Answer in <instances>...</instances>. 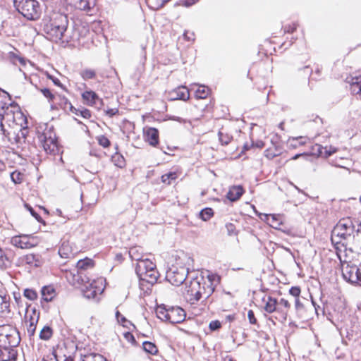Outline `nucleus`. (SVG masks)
<instances>
[{
	"mask_svg": "<svg viewBox=\"0 0 361 361\" xmlns=\"http://www.w3.org/2000/svg\"><path fill=\"white\" fill-rule=\"evenodd\" d=\"M219 279L217 275L208 273L206 276L190 281L186 287V298L191 304L200 299L207 300L214 293Z\"/></svg>",
	"mask_w": 361,
	"mask_h": 361,
	"instance_id": "1",
	"label": "nucleus"
},
{
	"mask_svg": "<svg viewBox=\"0 0 361 361\" xmlns=\"http://www.w3.org/2000/svg\"><path fill=\"white\" fill-rule=\"evenodd\" d=\"M68 19L66 15L54 13L48 24L45 25V31L52 41L58 42L65 37L68 28Z\"/></svg>",
	"mask_w": 361,
	"mask_h": 361,
	"instance_id": "2",
	"label": "nucleus"
},
{
	"mask_svg": "<svg viewBox=\"0 0 361 361\" xmlns=\"http://www.w3.org/2000/svg\"><path fill=\"white\" fill-rule=\"evenodd\" d=\"M135 272L140 279L141 289H143L145 282L152 286L157 281L159 276L155 264L149 259H144L137 262Z\"/></svg>",
	"mask_w": 361,
	"mask_h": 361,
	"instance_id": "3",
	"label": "nucleus"
},
{
	"mask_svg": "<svg viewBox=\"0 0 361 361\" xmlns=\"http://www.w3.org/2000/svg\"><path fill=\"white\" fill-rule=\"evenodd\" d=\"M23 117L19 106L14 102L5 110H0V131L8 137L10 135L9 129L14 125H18V119Z\"/></svg>",
	"mask_w": 361,
	"mask_h": 361,
	"instance_id": "4",
	"label": "nucleus"
},
{
	"mask_svg": "<svg viewBox=\"0 0 361 361\" xmlns=\"http://www.w3.org/2000/svg\"><path fill=\"white\" fill-rule=\"evenodd\" d=\"M264 305V310L271 314L275 312L276 314V319L280 322H284L288 317V312L290 308V302L281 298L279 301L276 298L271 296L264 297L262 299Z\"/></svg>",
	"mask_w": 361,
	"mask_h": 361,
	"instance_id": "5",
	"label": "nucleus"
},
{
	"mask_svg": "<svg viewBox=\"0 0 361 361\" xmlns=\"http://www.w3.org/2000/svg\"><path fill=\"white\" fill-rule=\"evenodd\" d=\"M16 9L28 20H35L39 18L41 9L36 0H13Z\"/></svg>",
	"mask_w": 361,
	"mask_h": 361,
	"instance_id": "6",
	"label": "nucleus"
},
{
	"mask_svg": "<svg viewBox=\"0 0 361 361\" xmlns=\"http://www.w3.org/2000/svg\"><path fill=\"white\" fill-rule=\"evenodd\" d=\"M80 281L84 284L82 290L83 295L87 299H94L104 290L105 279L102 277L92 280L87 276L83 277L80 275Z\"/></svg>",
	"mask_w": 361,
	"mask_h": 361,
	"instance_id": "7",
	"label": "nucleus"
},
{
	"mask_svg": "<svg viewBox=\"0 0 361 361\" xmlns=\"http://www.w3.org/2000/svg\"><path fill=\"white\" fill-rule=\"evenodd\" d=\"M355 231V226L350 219H343L338 221L333 230V235L343 239L350 236Z\"/></svg>",
	"mask_w": 361,
	"mask_h": 361,
	"instance_id": "8",
	"label": "nucleus"
},
{
	"mask_svg": "<svg viewBox=\"0 0 361 361\" xmlns=\"http://www.w3.org/2000/svg\"><path fill=\"white\" fill-rule=\"evenodd\" d=\"M44 151L48 154L55 153L58 149L56 135L51 130L44 131L39 136Z\"/></svg>",
	"mask_w": 361,
	"mask_h": 361,
	"instance_id": "9",
	"label": "nucleus"
},
{
	"mask_svg": "<svg viewBox=\"0 0 361 361\" xmlns=\"http://www.w3.org/2000/svg\"><path fill=\"white\" fill-rule=\"evenodd\" d=\"M342 274L347 281L352 283H357L360 285L361 264L359 267L353 263L343 265Z\"/></svg>",
	"mask_w": 361,
	"mask_h": 361,
	"instance_id": "10",
	"label": "nucleus"
},
{
	"mask_svg": "<svg viewBox=\"0 0 361 361\" xmlns=\"http://www.w3.org/2000/svg\"><path fill=\"white\" fill-rule=\"evenodd\" d=\"M188 271L185 267H173L166 272V279L174 286L182 284L186 279Z\"/></svg>",
	"mask_w": 361,
	"mask_h": 361,
	"instance_id": "11",
	"label": "nucleus"
},
{
	"mask_svg": "<svg viewBox=\"0 0 361 361\" xmlns=\"http://www.w3.org/2000/svg\"><path fill=\"white\" fill-rule=\"evenodd\" d=\"M185 312L181 307H169L168 322L171 324H178L183 322L185 319Z\"/></svg>",
	"mask_w": 361,
	"mask_h": 361,
	"instance_id": "12",
	"label": "nucleus"
},
{
	"mask_svg": "<svg viewBox=\"0 0 361 361\" xmlns=\"http://www.w3.org/2000/svg\"><path fill=\"white\" fill-rule=\"evenodd\" d=\"M353 252L343 244L336 247V255L343 265L352 263Z\"/></svg>",
	"mask_w": 361,
	"mask_h": 361,
	"instance_id": "13",
	"label": "nucleus"
},
{
	"mask_svg": "<svg viewBox=\"0 0 361 361\" xmlns=\"http://www.w3.org/2000/svg\"><path fill=\"white\" fill-rule=\"evenodd\" d=\"M11 243L14 246L21 249H30L35 246V243L30 241V237L27 235L13 237Z\"/></svg>",
	"mask_w": 361,
	"mask_h": 361,
	"instance_id": "14",
	"label": "nucleus"
},
{
	"mask_svg": "<svg viewBox=\"0 0 361 361\" xmlns=\"http://www.w3.org/2000/svg\"><path fill=\"white\" fill-rule=\"evenodd\" d=\"M39 314L36 312L35 309L32 311V314H26V323H29L27 326V331L29 336H32L36 330L37 324L38 322Z\"/></svg>",
	"mask_w": 361,
	"mask_h": 361,
	"instance_id": "15",
	"label": "nucleus"
},
{
	"mask_svg": "<svg viewBox=\"0 0 361 361\" xmlns=\"http://www.w3.org/2000/svg\"><path fill=\"white\" fill-rule=\"evenodd\" d=\"M96 5V0H76L73 6L75 9L83 11L87 14L92 12Z\"/></svg>",
	"mask_w": 361,
	"mask_h": 361,
	"instance_id": "16",
	"label": "nucleus"
},
{
	"mask_svg": "<svg viewBox=\"0 0 361 361\" xmlns=\"http://www.w3.org/2000/svg\"><path fill=\"white\" fill-rule=\"evenodd\" d=\"M171 99H182L186 101L190 97L188 89L185 86H180L170 92Z\"/></svg>",
	"mask_w": 361,
	"mask_h": 361,
	"instance_id": "17",
	"label": "nucleus"
},
{
	"mask_svg": "<svg viewBox=\"0 0 361 361\" xmlns=\"http://www.w3.org/2000/svg\"><path fill=\"white\" fill-rule=\"evenodd\" d=\"M312 150L314 154L325 158L329 157L336 152V149L334 147H330L329 149H328L327 147H323L319 144H315L312 147Z\"/></svg>",
	"mask_w": 361,
	"mask_h": 361,
	"instance_id": "18",
	"label": "nucleus"
},
{
	"mask_svg": "<svg viewBox=\"0 0 361 361\" xmlns=\"http://www.w3.org/2000/svg\"><path fill=\"white\" fill-rule=\"evenodd\" d=\"M59 254L61 256V257L64 259H68L73 257V249L69 241L63 240L61 243V245L59 249Z\"/></svg>",
	"mask_w": 361,
	"mask_h": 361,
	"instance_id": "19",
	"label": "nucleus"
},
{
	"mask_svg": "<svg viewBox=\"0 0 361 361\" xmlns=\"http://www.w3.org/2000/svg\"><path fill=\"white\" fill-rule=\"evenodd\" d=\"M145 139L150 145L156 146L159 142V131L154 128L147 129L145 133Z\"/></svg>",
	"mask_w": 361,
	"mask_h": 361,
	"instance_id": "20",
	"label": "nucleus"
},
{
	"mask_svg": "<svg viewBox=\"0 0 361 361\" xmlns=\"http://www.w3.org/2000/svg\"><path fill=\"white\" fill-rule=\"evenodd\" d=\"M267 223L275 229H281L283 224L282 217L276 214H264Z\"/></svg>",
	"mask_w": 361,
	"mask_h": 361,
	"instance_id": "21",
	"label": "nucleus"
},
{
	"mask_svg": "<svg viewBox=\"0 0 361 361\" xmlns=\"http://www.w3.org/2000/svg\"><path fill=\"white\" fill-rule=\"evenodd\" d=\"M20 260L23 263L28 264L30 267H39L41 264L39 255L35 254L24 255Z\"/></svg>",
	"mask_w": 361,
	"mask_h": 361,
	"instance_id": "22",
	"label": "nucleus"
},
{
	"mask_svg": "<svg viewBox=\"0 0 361 361\" xmlns=\"http://www.w3.org/2000/svg\"><path fill=\"white\" fill-rule=\"evenodd\" d=\"M63 99L65 100V104H68V109H70V111L72 113H73L74 114H75L77 116H81L84 118H90L91 117V112L90 110H88L87 109H84V108H82L81 109H76L73 106V105L68 101V99Z\"/></svg>",
	"mask_w": 361,
	"mask_h": 361,
	"instance_id": "23",
	"label": "nucleus"
},
{
	"mask_svg": "<svg viewBox=\"0 0 361 361\" xmlns=\"http://www.w3.org/2000/svg\"><path fill=\"white\" fill-rule=\"evenodd\" d=\"M243 193V188L240 185H235L230 188L227 193V198L232 201H236L238 200Z\"/></svg>",
	"mask_w": 361,
	"mask_h": 361,
	"instance_id": "24",
	"label": "nucleus"
},
{
	"mask_svg": "<svg viewBox=\"0 0 361 361\" xmlns=\"http://www.w3.org/2000/svg\"><path fill=\"white\" fill-rule=\"evenodd\" d=\"M94 266V262L92 259L89 258H85L84 259H80L77 263V268L78 269V275L79 278L80 279V275L82 276H85V275L83 274L82 271L86 270L89 268H92Z\"/></svg>",
	"mask_w": 361,
	"mask_h": 361,
	"instance_id": "25",
	"label": "nucleus"
},
{
	"mask_svg": "<svg viewBox=\"0 0 361 361\" xmlns=\"http://www.w3.org/2000/svg\"><path fill=\"white\" fill-rule=\"evenodd\" d=\"M308 138L306 137H292L288 140V145L289 147L295 149L300 146H302L307 143Z\"/></svg>",
	"mask_w": 361,
	"mask_h": 361,
	"instance_id": "26",
	"label": "nucleus"
},
{
	"mask_svg": "<svg viewBox=\"0 0 361 361\" xmlns=\"http://www.w3.org/2000/svg\"><path fill=\"white\" fill-rule=\"evenodd\" d=\"M84 102L89 106H92L96 104L97 100H99L97 94L92 91H85L82 94Z\"/></svg>",
	"mask_w": 361,
	"mask_h": 361,
	"instance_id": "27",
	"label": "nucleus"
},
{
	"mask_svg": "<svg viewBox=\"0 0 361 361\" xmlns=\"http://www.w3.org/2000/svg\"><path fill=\"white\" fill-rule=\"evenodd\" d=\"M14 102L11 101V96L5 91H0V110H5L8 105H12Z\"/></svg>",
	"mask_w": 361,
	"mask_h": 361,
	"instance_id": "28",
	"label": "nucleus"
},
{
	"mask_svg": "<svg viewBox=\"0 0 361 361\" xmlns=\"http://www.w3.org/2000/svg\"><path fill=\"white\" fill-rule=\"evenodd\" d=\"M42 299L47 302L52 300L55 297V290L52 286H44L42 289Z\"/></svg>",
	"mask_w": 361,
	"mask_h": 361,
	"instance_id": "29",
	"label": "nucleus"
},
{
	"mask_svg": "<svg viewBox=\"0 0 361 361\" xmlns=\"http://www.w3.org/2000/svg\"><path fill=\"white\" fill-rule=\"evenodd\" d=\"M218 136L219 142L223 145H227L233 139L232 135H229L227 132H225L223 128L219 131Z\"/></svg>",
	"mask_w": 361,
	"mask_h": 361,
	"instance_id": "30",
	"label": "nucleus"
},
{
	"mask_svg": "<svg viewBox=\"0 0 361 361\" xmlns=\"http://www.w3.org/2000/svg\"><path fill=\"white\" fill-rule=\"evenodd\" d=\"M129 255L132 260L136 261L137 262L144 259L140 252V248L138 247H131L129 250Z\"/></svg>",
	"mask_w": 361,
	"mask_h": 361,
	"instance_id": "31",
	"label": "nucleus"
},
{
	"mask_svg": "<svg viewBox=\"0 0 361 361\" xmlns=\"http://www.w3.org/2000/svg\"><path fill=\"white\" fill-rule=\"evenodd\" d=\"M143 350L151 355H156L158 353V348L157 345L149 341H145L142 343Z\"/></svg>",
	"mask_w": 361,
	"mask_h": 361,
	"instance_id": "32",
	"label": "nucleus"
},
{
	"mask_svg": "<svg viewBox=\"0 0 361 361\" xmlns=\"http://www.w3.org/2000/svg\"><path fill=\"white\" fill-rule=\"evenodd\" d=\"M111 161L114 164L115 166L122 168L125 166V159L122 154L116 152L111 157Z\"/></svg>",
	"mask_w": 361,
	"mask_h": 361,
	"instance_id": "33",
	"label": "nucleus"
},
{
	"mask_svg": "<svg viewBox=\"0 0 361 361\" xmlns=\"http://www.w3.org/2000/svg\"><path fill=\"white\" fill-rule=\"evenodd\" d=\"M177 178L178 174L175 171L169 172L161 176V181L167 185H170L172 180Z\"/></svg>",
	"mask_w": 361,
	"mask_h": 361,
	"instance_id": "34",
	"label": "nucleus"
},
{
	"mask_svg": "<svg viewBox=\"0 0 361 361\" xmlns=\"http://www.w3.org/2000/svg\"><path fill=\"white\" fill-rule=\"evenodd\" d=\"M156 312L159 319L168 322L169 308H166L164 306H159Z\"/></svg>",
	"mask_w": 361,
	"mask_h": 361,
	"instance_id": "35",
	"label": "nucleus"
},
{
	"mask_svg": "<svg viewBox=\"0 0 361 361\" xmlns=\"http://www.w3.org/2000/svg\"><path fill=\"white\" fill-rule=\"evenodd\" d=\"M350 89L352 92L355 94H361V78H355L352 79Z\"/></svg>",
	"mask_w": 361,
	"mask_h": 361,
	"instance_id": "36",
	"label": "nucleus"
},
{
	"mask_svg": "<svg viewBox=\"0 0 361 361\" xmlns=\"http://www.w3.org/2000/svg\"><path fill=\"white\" fill-rule=\"evenodd\" d=\"M52 334L53 331L51 328L48 326H45L39 333V338L42 340L47 341L52 336Z\"/></svg>",
	"mask_w": 361,
	"mask_h": 361,
	"instance_id": "37",
	"label": "nucleus"
},
{
	"mask_svg": "<svg viewBox=\"0 0 361 361\" xmlns=\"http://www.w3.org/2000/svg\"><path fill=\"white\" fill-rule=\"evenodd\" d=\"M209 92V89L204 85H200L198 87L197 90L195 91L196 97L199 99H204L206 98Z\"/></svg>",
	"mask_w": 361,
	"mask_h": 361,
	"instance_id": "38",
	"label": "nucleus"
},
{
	"mask_svg": "<svg viewBox=\"0 0 361 361\" xmlns=\"http://www.w3.org/2000/svg\"><path fill=\"white\" fill-rule=\"evenodd\" d=\"M80 75L85 80L93 79L96 76V73L93 69H83L80 72Z\"/></svg>",
	"mask_w": 361,
	"mask_h": 361,
	"instance_id": "39",
	"label": "nucleus"
},
{
	"mask_svg": "<svg viewBox=\"0 0 361 361\" xmlns=\"http://www.w3.org/2000/svg\"><path fill=\"white\" fill-rule=\"evenodd\" d=\"M213 215H214V212H213L212 209H211V208H205V209H203L200 212V218H201L203 221H207V220L210 219V218H211Z\"/></svg>",
	"mask_w": 361,
	"mask_h": 361,
	"instance_id": "40",
	"label": "nucleus"
},
{
	"mask_svg": "<svg viewBox=\"0 0 361 361\" xmlns=\"http://www.w3.org/2000/svg\"><path fill=\"white\" fill-rule=\"evenodd\" d=\"M83 361H106L104 357L99 354H90L84 357Z\"/></svg>",
	"mask_w": 361,
	"mask_h": 361,
	"instance_id": "41",
	"label": "nucleus"
},
{
	"mask_svg": "<svg viewBox=\"0 0 361 361\" xmlns=\"http://www.w3.org/2000/svg\"><path fill=\"white\" fill-rule=\"evenodd\" d=\"M24 296L30 300H35L37 298L36 291L33 289L27 288L24 290Z\"/></svg>",
	"mask_w": 361,
	"mask_h": 361,
	"instance_id": "42",
	"label": "nucleus"
},
{
	"mask_svg": "<svg viewBox=\"0 0 361 361\" xmlns=\"http://www.w3.org/2000/svg\"><path fill=\"white\" fill-rule=\"evenodd\" d=\"M11 178L14 183H20L23 180V174L18 171H13L11 173Z\"/></svg>",
	"mask_w": 361,
	"mask_h": 361,
	"instance_id": "43",
	"label": "nucleus"
},
{
	"mask_svg": "<svg viewBox=\"0 0 361 361\" xmlns=\"http://www.w3.org/2000/svg\"><path fill=\"white\" fill-rule=\"evenodd\" d=\"M97 141L99 145L102 146L104 148H106L110 146L109 140L104 135H100L97 137Z\"/></svg>",
	"mask_w": 361,
	"mask_h": 361,
	"instance_id": "44",
	"label": "nucleus"
},
{
	"mask_svg": "<svg viewBox=\"0 0 361 361\" xmlns=\"http://www.w3.org/2000/svg\"><path fill=\"white\" fill-rule=\"evenodd\" d=\"M40 91L45 97L49 99V101H53L56 98V97L51 92L49 89L44 88L41 89Z\"/></svg>",
	"mask_w": 361,
	"mask_h": 361,
	"instance_id": "45",
	"label": "nucleus"
},
{
	"mask_svg": "<svg viewBox=\"0 0 361 361\" xmlns=\"http://www.w3.org/2000/svg\"><path fill=\"white\" fill-rule=\"evenodd\" d=\"M295 308L298 314L301 313L304 310V305L300 302L299 298L295 299Z\"/></svg>",
	"mask_w": 361,
	"mask_h": 361,
	"instance_id": "46",
	"label": "nucleus"
},
{
	"mask_svg": "<svg viewBox=\"0 0 361 361\" xmlns=\"http://www.w3.org/2000/svg\"><path fill=\"white\" fill-rule=\"evenodd\" d=\"M289 293L295 298H299L300 294V288L298 286H293L289 290Z\"/></svg>",
	"mask_w": 361,
	"mask_h": 361,
	"instance_id": "47",
	"label": "nucleus"
},
{
	"mask_svg": "<svg viewBox=\"0 0 361 361\" xmlns=\"http://www.w3.org/2000/svg\"><path fill=\"white\" fill-rule=\"evenodd\" d=\"M25 207L30 211L31 215L34 216L38 221H42L41 216L28 204H25Z\"/></svg>",
	"mask_w": 361,
	"mask_h": 361,
	"instance_id": "48",
	"label": "nucleus"
},
{
	"mask_svg": "<svg viewBox=\"0 0 361 361\" xmlns=\"http://www.w3.org/2000/svg\"><path fill=\"white\" fill-rule=\"evenodd\" d=\"M221 323L219 321H218V320L212 321L209 324V329L212 331H215V330L219 329L221 327Z\"/></svg>",
	"mask_w": 361,
	"mask_h": 361,
	"instance_id": "49",
	"label": "nucleus"
},
{
	"mask_svg": "<svg viewBox=\"0 0 361 361\" xmlns=\"http://www.w3.org/2000/svg\"><path fill=\"white\" fill-rule=\"evenodd\" d=\"M183 37L187 41L193 42L195 40V34L192 32L185 31Z\"/></svg>",
	"mask_w": 361,
	"mask_h": 361,
	"instance_id": "50",
	"label": "nucleus"
},
{
	"mask_svg": "<svg viewBox=\"0 0 361 361\" xmlns=\"http://www.w3.org/2000/svg\"><path fill=\"white\" fill-rule=\"evenodd\" d=\"M264 155L269 159H271L276 157L278 155V153H276V152H273L271 149H269L265 150Z\"/></svg>",
	"mask_w": 361,
	"mask_h": 361,
	"instance_id": "51",
	"label": "nucleus"
},
{
	"mask_svg": "<svg viewBox=\"0 0 361 361\" xmlns=\"http://www.w3.org/2000/svg\"><path fill=\"white\" fill-rule=\"evenodd\" d=\"M14 333L16 334V336L14 338H13L12 341H8V343L11 346H16L20 342V338H19V336H17L18 333L17 332H14Z\"/></svg>",
	"mask_w": 361,
	"mask_h": 361,
	"instance_id": "52",
	"label": "nucleus"
},
{
	"mask_svg": "<svg viewBox=\"0 0 361 361\" xmlns=\"http://www.w3.org/2000/svg\"><path fill=\"white\" fill-rule=\"evenodd\" d=\"M106 114L108 115L109 117H112L113 116L116 115L118 113V109L116 108L114 109H108L105 111Z\"/></svg>",
	"mask_w": 361,
	"mask_h": 361,
	"instance_id": "53",
	"label": "nucleus"
},
{
	"mask_svg": "<svg viewBox=\"0 0 361 361\" xmlns=\"http://www.w3.org/2000/svg\"><path fill=\"white\" fill-rule=\"evenodd\" d=\"M247 317L251 324H255L257 322V319L255 317V314L252 310L248 311Z\"/></svg>",
	"mask_w": 361,
	"mask_h": 361,
	"instance_id": "54",
	"label": "nucleus"
},
{
	"mask_svg": "<svg viewBox=\"0 0 361 361\" xmlns=\"http://www.w3.org/2000/svg\"><path fill=\"white\" fill-rule=\"evenodd\" d=\"M58 97L60 99L59 105L61 106V107L64 109H68V104H65V100L63 99H67V98L65 97L64 96L62 97L61 95H59Z\"/></svg>",
	"mask_w": 361,
	"mask_h": 361,
	"instance_id": "55",
	"label": "nucleus"
},
{
	"mask_svg": "<svg viewBox=\"0 0 361 361\" xmlns=\"http://www.w3.org/2000/svg\"><path fill=\"white\" fill-rule=\"evenodd\" d=\"M297 25L296 24L293 23L292 25L286 26L284 27L285 32H293L294 30H296Z\"/></svg>",
	"mask_w": 361,
	"mask_h": 361,
	"instance_id": "56",
	"label": "nucleus"
},
{
	"mask_svg": "<svg viewBox=\"0 0 361 361\" xmlns=\"http://www.w3.org/2000/svg\"><path fill=\"white\" fill-rule=\"evenodd\" d=\"M251 145L257 148H262L264 147V142L262 140H258L256 142H252Z\"/></svg>",
	"mask_w": 361,
	"mask_h": 361,
	"instance_id": "57",
	"label": "nucleus"
},
{
	"mask_svg": "<svg viewBox=\"0 0 361 361\" xmlns=\"http://www.w3.org/2000/svg\"><path fill=\"white\" fill-rule=\"evenodd\" d=\"M197 1H198V0H185L183 5L188 7V6L193 5L194 4H195Z\"/></svg>",
	"mask_w": 361,
	"mask_h": 361,
	"instance_id": "58",
	"label": "nucleus"
},
{
	"mask_svg": "<svg viewBox=\"0 0 361 361\" xmlns=\"http://www.w3.org/2000/svg\"><path fill=\"white\" fill-rule=\"evenodd\" d=\"M226 228H227L228 232L230 235H231L234 232L235 226L233 224H228L226 225Z\"/></svg>",
	"mask_w": 361,
	"mask_h": 361,
	"instance_id": "59",
	"label": "nucleus"
},
{
	"mask_svg": "<svg viewBox=\"0 0 361 361\" xmlns=\"http://www.w3.org/2000/svg\"><path fill=\"white\" fill-rule=\"evenodd\" d=\"M49 78L52 80V81L54 83V85H56L57 86H59V87H62V85H61V83L60 82V80L58 78H54L52 76H49Z\"/></svg>",
	"mask_w": 361,
	"mask_h": 361,
	"instance_id": "60",
	"label": "nucleus"
},
{
	"mask_svg": "<svg viewBox=\"0 0 361 361\" xmlns=\"http://www.w3.org/2000/svg\"><path fill=\"white\" fill-rule=\"evenodd\" d=\"M125 338L128 340V341H135V338H134V336H133L132 334L128 332L126 334H125Z\"/></svg>",
	"mask_w": 361,
	"mask_h": 361,
	"instance_id": "61",
	"label": "nucleus"
},
{
	"mask_svg": "<svg viewBox=\"0 0 361 361\" xmlns=\"http://www.w3.org/2000/svg\"><path fill=\"white\" fill-rule=\"evenodd\" d=\"M120 323L122 324L123 326H126V322H128L130 324L129 321H128L123 315L120 317Z\"/></svg>",
	"mask_w": 361,
	"mask_h": 361,
	"instance_id": "62",
	"label": "nucleus"
},
{
	"mask_svg": "<svg viewBox=\"0 0 361 361\" xmlns=\"http://www.w3.org/2000/svg\"><path fill=\"white\" fill-rule=\"evenodd\" d=\"M307 154L305 153H302V154H295L294 157H292V159L293 160H295L297 159L298 157H301V156H306Z\"/></svg>",
	"mask_w": 361,
	"mask_h": 361,
	"instance_id": "63",
	"label": "nucleus"
},
{
	"mask_svg": "<svg viewBox=\"0 0 361 361\" xmlns=\"http://www.w3.org/2000/svg\"><path fill=\"white\" fill-rule=\"evenodd\" d=\"M122 315L120 314V312L118 311H117L116 313V319H117L118 322H120V317Z\"/></svg>",
	"mask_w": 361,
	"mask_h": 361,
	"instance_id": "64",
	"label": "nucleus"
}]
</instances>
